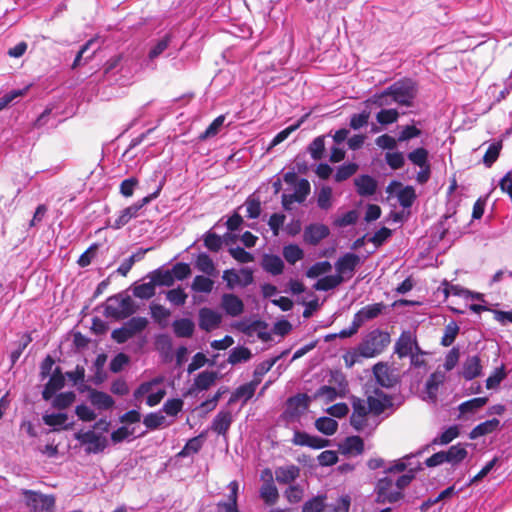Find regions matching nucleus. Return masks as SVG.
I'll return each mask as SVG.
<instances>
[{
    "label": "nucleus",
    "instance_id": "nucleus-61",
    "mask_svg": "<svg viewBox=\"0 0 512 512\" xmlns=\"http://www.w3.org/2000/svg\"><path fill=\"white\" fill-rule=\"evenodd\" d=\"M385 160L388 166L393 170L401 169L405 164V158L401 152H387Z\"/></svg>",
    "mask_w": 512,
    "mask_h": 512
},
{
    "label": "nucleus",
    "instance_id": "nucleus-35",
    "mask_svg": "<svg viewBox=\"0 0 512 512\" xmlns=\"http://www.w3.org/2000/svg\"><path fill=\"white\" fill-rule=\"evenodd\" d=\"M217 379V373L213 371H203L197 375L194 385L198 390H207Z\"/></svg>",
    "mask_w": 512,
    "mask_h": 512
},
{
    "label": "nucleus",
    "instance_id": "nucleus-27",
    "mask_svg": "<svg viewBox=\"0 0 512 512\" xmlns=\"http://www.w3.org/2000/svg\"><path fill=\"white\" fill-rule=\"evenodd\" d=\"M89 398L92 405L100 410H108L115 403L109 394L98 390L91 391Z\"/></svg>",
    "mask_w": 512,
    "mask_h": 512
},
{
    "label": "nucleus",
    "instance_id": "nucleus-42",
    "mask_svg": "<svg viewBox=\"0 0 512 512\" xmlns=\"http://www.w3.org/2000/svg\"><path fill=\"white\" fill-rule=\"evenodd\" d=\"M152 281L155 286H167L170 287L174 284V278L171 270H156L152 275Z\"/></svg>",
    "mask_w": 512,
    "mask_h": 512
},
{
    "label": "nucleus",
    "instance_id": "nucleus-9",
    "mask_svg": "<svg viewBox=\"0 0 512 512\" xmlns=\"http://www.w3.org/2000/svg\"><path fill=\"white\" fill-rule=\"evenodd\" d=\"M393 481L388 477L379 479L375 488L377 503H395L403 497L401 491L393 489Z\"/></svg>",
    "mask_w": 512,
    "mask_h": 512
},
{
    "label": "nucleus",
    "instance_id": "nucleus-18",
    "mask_svg": "<svg viewBox=\"0 0 512 512\" xmlns=\"http://www.w3.org/2000/svg\"><path fill=\"white\" fill-rule=\"evenodd\" d=\"M329 228L324 224H310L303 234L304 241L310 245H317L321 240L329 235Z\"/></svg>",
    "mask_w": 512,
    "mask_h": 512
},
{
    "label": "nucleus",
    "instance_id": "nucleus-21",
    "mask_svg": "<svg viewBox=\"0 0 512 512\" xmlns=\"http://www.w3.org/2000/svg\"><path fill=\"white\" fill-rule=\"evenodd\" d=\"M482 366L477 355L469 356L463 363L462 376L465 380H473L481 375Z\"/></svg>",
    "mask_w": 512,
    "mask_h": 512
},
{
    "label": "nucleus",
    "instance_id": "nucleus-55",
    "mask_svg": "<svg viewBox=\"0 0 512 512\" xmlns=\"http://www.w3.org/2000/svg\"><path fill=\"white\" fill-rule=\"evenodd\" d=\"M224 121H225L224 115H220V116L216 117L212 121V123L207 127V129L200 135L199 138L201 140H205V139H208V138H211V137H214L215 135H217L220 128L224 124Z\"/></svg>",
    "mask_w": 512,
    "mask_h": 512
},
{
    "label": "nucleus",
    "instance_id": "nucleus-30",
    "mask_svg": "<svg viewBox=\"0 0 512 512\" xmlns=\"http://www.w3.org/2000/svg\"><path fill=\"white\" fill-rule=\"evenodd\" d=\"M467 454L465 445L458 443L445 451L446 462L453 466L457 465L466 458Z\"/></svg>",
    "mask_w": 512,
    "mask_h": 512
},
{
    "label": "nucleus",
    "instance_id": "nucleus-25",
    "mask_svg": "<svg viewBox=\"0 0 512 512\" xmlns=\"http://www.w3.org/2000/svg\"><path fill=\"white\" fill-rule=\"evenodd\" d=\"M172 328L177 337L189 338L194 333L195 324L191 319L181 318L173 321Z\"/></svg>",
    "mask_w": 512,
    "mask_h": 512
},
{
    "label": "nucleus",
    "instance_id": "nucleus-34",
    "mask_svg": "<svg viewBox=\"0 0 512 512\" xmlns=\"http://www.w3.org/2000/svg\"><path fill=\"white\" fill-rule=\"evenodd\" d=\"M316 429L327 435H333L338 429V423L336 420L330 417H320L315 422Z\"/></svg>",
    "mask_w": 512,
    "mask_h": 512
},
{
    "label": "nucleus",
    "instance_id": "nucleus-31",
    "mask_svg": "<svg viewBox=\"0 0 512 512\" xmlns=\"http://www.w3.org/2000/svg\"><path fill=\"white\" fill-rule=\"evenodd\" d=\"M195 267L208 276H215L216 268L211 257L206 253H199L196 261Z\"/></svg>",
    "mask_w": 512,
    "mask_h": 512
},
{
    "label": "nucleus",
    "instance_id": "nucleus-17",
    "mask_svg": "<svg viewBox=\"0 0 512 512\" xmlns=\"http://www.w3.org/2000/svg\"><path fill=\"white\" fill-rule=\"evenodd\" d=\"M385 308L386 306L383 302L366 305L354 314L353 319L361 327L365 322L381 315Z\"/></svg>",
    "mask_w": 512,
    "mask_h": 512
},
{
    "label": "nucleus",
    "instance_id": "nucleus-29",
    "mask_svg": "<svg viewBox=\"0 0 512 512\" xmlns=\"http://www.w3.org/2000/svg\"><path fill=\"white\" fill-rule=\"evenodd\" d=\"M262 268L266 272L276 276L283 272L284 262L277 255H265L262 260Z\"/></svg>",
    "mask_w": 512,
    "mask_h": 512
},
{
    "label": "nucleus",
    "instance_id": "nucleus-28",
    "mask_svg": "<svg viewBox=\"0 0 512 512\" xmlns=\"http://www.w3.org/2000/svg\"><path fill=\"white\" fill-rule=\"evenodd\" d=\"M300 469L295 465L278 467L275 471L276 481L281 484H289L299 476Z\"/></svg>",
    "mask_w": 512,
    "mask_h": 512
},
{
    "label": "nucleus",
    "instance_id": "nucleus-23",
    "mask_svg": "<svg viewBox=\"0 0 512 512\" xmlns=\"http://www.w3.org/2000/svg\"><path fill=\"white\" fill-rule=\"evenodd\" d=\"M500 426V421L496 418L484 421L475 426L469 433V438L474 440L481 436L488 435L496 431Z\"/></svg>",
    "mask_w": 512,
    "mask_h": 512
},
{
    "label": "nucleus",
    "instance_id": "nucleus-53",
    "mask_svg": "<svg viewBox=\"0 0 512 512\" xmlns=\"http://www.w3.org/2000/svg\"><path fill=\"white\" fill-rule=\"evenodd\" d=\"M332 266L328 261H321L313 264L307 271L306 276L308 278H317L323 274L328 273Z\"/></svg>",
    "mask_w": 512,
    "mask_h": 512
},
{
    "label": "nucleus",
    "instance_id": "nucleus-51",
    "mask_svg": "<svg viewBox=\"0 0 512 512\" xmlns=\"http://www.w3.org/2000/svg\"><path fill=\"white\" fill-rule=\"evenodd\" d=\"M326 496H316L306 501L302 512H322L325 508Z\"/></svg>",
    "mask_w": 512,
    "mask_h": 512
},
{
    "label": "nucleus",
    "instance_id": "nucleus-22",
    "mask_svg": "<svg viewBox=\"0 0 512 512\" xmlns=\"http://www.w3.org/2000/svg\"><path fill=\"white\" fill-rule=\"evenodd\" d=\"M232 423L230 411H220L213 419L211 429L219 435H225Z\"/></svg>",
    "mask_w": 512,
    "mask_h": 512
},
{
    "label": "nucleus",
    "instance_id": "nucleus-46",
    "mask_svg": "<svg viewBox=\"0 0 512 512\" xmlns=\"http://www.w3.org/2000/svg\"><path fill=\"white\" fill-rule=\"evenodd\" d=\"M68 420L66 413H52L43 415V421L46 425L51 426L54 430H58V427H62Z\"/></svg>",
    "mask_w": 512,
    "mask_h": 512
},
{
    "label": "nucleus",
    "instance_id": "nucleus-8",
    "mask_svg": "<svg viewBox=\"0 0 512 512\" xmlns=\"http://www.w3.org/2000/svg\"><path fill=\"white\" fill-rule=\"evenodd\" d=\"M308 409V397L305 394H298L290 397L286 402V408L282 413V419L287 425L299 421L300 417Z\"/></svg>",
    "mask_w": 512,
    "mask_h": 512
},
{
    "label": "nucleus",
    "instance_id": "nucleus-43",
    "mask_svg": "<svg viewBox=\"0 0 512 512\" xmlns=\"http://www.w3.org/2000/svg\"><path fill=\"white\" fill-rule=\"evenodd\" d=\"M488 399L486 397H477L461 403L458 407L461 414L473 413L482 408Z\"/></svg>",
    "mask_w": 512,
    "mask_h": 512
},
{
    "label": "nucleus",
    "instance_id": "nucleus-33",
    "mask_svg": "<svg viewBox=\"0 0 512 512\" xmlns=\"http://www.w3.org/2000/svg\"><path fill=\"white\" fill-rule=\"evenodd\" d=\"M260 497L267 505H274L278 501L279 493L274 482L263 483L260 488Z\"/></svg>",
    "mask_w": 512,
    "mask_h": 512
},
{
    "label": "nucleus",
    "instance_id": "nucleus-4",
    "mask_svg": "<svg viewBox=\"0 0 512 512\" xmlns=\"http://www.w3.org/2000/svg\"><path fill=\"white\" fill-rule=\"evenodd\" d=\"M135 311L132 298L120 293L107 299L104 314L108 318L122 320L130 317Z\"/></svg>",
    "mask_w": 512,
    "mask_h": 512
},
{
    "label": "nucleus",
    "instance_id": "nucleus-45",
    "mask_svg": "<svg viewBox=\"0 0 512 512\" xmlns=\"http://www.w3.org/2000/svg\"><path fill=\"white\" fill-rule=\"evenodd\" d=\"M367 402L364 399L356 398L352 402L353 412L350 417H354V421L359 423L356 419L364 416H372L370 410L367 409Z\"/></svg>",
    "mask_w": 512,
    "mask_h": 512
},
{
    "label": "nucleus",
    "instance_id": "nucleus-14",
    "mask_svg": "<svg viewBox=\"0 0 512 512\" xmlns=\"http://www.w3.org/2000/svg\"><path fill=\"white\" fill-rule=\"evenodd\" d=\"M373 374L377 384L384 388H391L397 383L394 370L386 363L379 362L373 366Z\"/></svg>",
    "mask_w": 512,
    "mask_h": 512
},
{
    "label": "nucleus",
    "instance_id": "nucleus-63",
    "mask_svg": "<svg viewBox=\"0 0 512 512\" xmlns=\"http://www.w3.org/2000/svg\"><path fill=\"white\" fill-rule=\"evenodd\" d=\"M222 239L219 235L216 233H213L211 231H208L204 236V245L205 247L212 251V252H218L222 247Z\"/></svg>",
    "mask_w": 512,
    "mask_h": 512
},
{
    "label": "nucleus",
    "instance_id": "nucleus-52",
    "mask_svg": "<svg viewBox=\"0 0 512 512\" xmlns=\"http://www.w3.org/2000/svg\"><path fill=\"white\" fill-rule=\"evenodd\" d=\"M399 113L396 109H382L376 114V120L381 125H388L396 122Z\"/></svg>",
    "mask_w": 512,
    "mask_h": 512
},
{
    "label": "nucleus",
    "instance_id": "nucleus-49",
    "mask_svg": "<svg viewBox=\"0 0 512 512\" xmlns=\"http://www.w3.org/2000/svg\"><path fill=\"white\" fill-rule=\"evenodd\" d=\"M246 208V217L250 219H256L261 213V203L258 198L252 196L248 197L244 203Z\"/></svg>",
    "mask_w": 512,
    "mask_h": 512
},
{
    "label": "nucleus",
    "instance_id": "nucleus-36",
    "mask_svg": "<svg viewBox=\"0 0 512 512\" xmlns=\"http://www.w3.org/2000/svg\"><path fill=\"white\" fill-rule=\"evenodd\" d=\"M459 435V428L456 425L445 429L440 435L432 440L433 445H446L452 442Z\"/></svg>",
    "mask_w": 512,
    "mask_h": 512
},
{
    "label": "nucleus",
    "instance_id": "nucleus-62",
    "mask_svg": "<svg viewBox=\"0 0 512 512\" xmlns=\"http://www.w3.org/2000/svg\"><path fill=\"white\" fill-rule=\"evenodd\" d=\"M75 401V394L73 392H65L58 394L52 402L53 407L57 409H65Z\"/></svg>",
    "mask_w": 512,
    "mask_h": 512
},
{
    "label": "nucleus",
    "instance_id": "nucleus-15",
    "mask_svg": "<svg viewBox=\"0 0 512 512\" xmlns=\"http://www.w3.org/2000/svg\"><path fill=\"white\" fill-rule=\"evenodd\" d=\"M360 262L361 259L357 254L348 252L337 260L335 269L338 275L343 276L348 274V276L351 277Z\"/></svg>",
    "mask_w": 512,
    "mask_h": 512
},
{
    "label": "nucleus",
    "instance_id": "nucleus-37",
    "mask_svg": "<svg viewBox=\"0 0 512 512\" xmlns=\"http://www.w3.org/2000/svg\"><path fill=\"white\" fill-rule=\"evenodd\" d=\"M251 351L243 346H238L230 351L228 362L232 365L246 362L251 358Z\"/></svg>",
    "mask_w": 512,
    "mask_h": 512
},
{
    "label": "nucleus",
    "instance_id": "nucleus-41",
    "mask_svg": "<svg viewBox=\"0 0 512 512\" xmlns=\"http://www.w3.org/2000/svg\"><path fill=\"white\" fill-rule=\"evenodd\" d=\"M459 333V326L455 321H450L444 328V334L441 339V345L449 347L455 341Z\"/></svg>",
    "mask_w": 512,
    "mask_h": 512
},
{
    "label": "nucleus",
    "instance_id": "nucleus-2",
    "mask_svg": "<svg viewBox=\"0 0 512 512\" xmlns=\"http://www.w3.org/2000/svg\"><path fill=\"white\" fill-rule=\"evenodd\" d=\"M390 343V335L380 329L370 331L358 344L363 358L380 355Z\"/></svg>",
    "mask_w": 512,
    "mask_h": 512
},
{
    "label": "nucleus",
    "instance_id": "nucleus-64",
    "mask_svg": "<svg viewBox=\"0 0 512 512\" xmlns=\"http://www.w3.org/2000/svg\"><path fill=\"white\" fill-rule=\"evenodd\" d=\"M415 197V191L410 186L403 188L398 193V201L404 208L410 207L413 204Z\"/></svg>",
    "mask_w": 512,
    "mask_h": 512
},
{
    "label": "nucleus",
    "instance_id": "nucleus-5",
    "mask_svg": "<svg viewBox=\"0 0 512 512\" xmlns=\"http://www.w3.org/2000/svg\"><path fill=\"white\" fill-rule=\"evenodd\" d=\"M24 504L30 512H54L56 499L52 494H43L40 491L21 489Z\"/></svg>",
    "mask_w": 512,
    "mask_h": 512
},
{
    "label": "nucleus",
    "instance_id": "nucleus-58",
    "mask_svg": "<svg viewBox=\"0 0 512 512\" xmlns=\"http://www.w3.org/2000/svg\"><path fill=\"white\" fill-rule=\"evenodd\" d=\"M310 190L311 187L309 181L304 178L300 179L295 186L293 197L298 199V203H303L309 195Z\"/></svg>",
    "mask_w": 512,
    "mask_h": 512
},
{
    "label": "nucleus",
    "instance_id": "nucleus-13",
    "mask_svg": "<svg viewBox=\"0 0 512 512\" xmlns=\"http://www.w3.org/2000/svg\"><path fill=\"white\" fill-rule=\"evenodd\" d=\"M368 404L367 409L374 418H377L381 413L391 406V398L384 394L382 391L376 389L373 395H369L366 399Z\"/></svg>",
    "mask_w": 512,
    "mask_h": 512
},
{
    "label": "nucleus",
    "instance_id": "nucleus-38",
    "mask_svg": "<svg viewBox=\"0 0 512 512\" xmlns=\"http://www.w3.org/2000/svg\"><path fill=\"white\" fill-rule=\"evenodd\" d=\"M283 257L290 264H295L304 257L303 250L296 244H289L283 248Z\"/></svg>",
    "mask_w": 512,
    "mask_h": 512
},
{
    "label": "nucleus",
    "instance_id": "nucleus-48",
    "mask_svg": "<svg viewBox=\"0 0 512 512\" xmlns=\"http://www.w3.org/2000/svg\"><path fill=\"white\" fill-rule=\"evenodd\" d=\"M324 136L316 137L309 145L308 151L314 160H320L325 150Z\"/></svg>",
    "mask_w": 512,
    "mask_h": 512
},
{
    "label": "nucleus",
    "instance_id": "nucleus-50",
    "mask_svg": "<svg viewBox=\"0 0 512 512\" xmlns=\"http://www.w3.org/2000/svg\"><path fill=\"white\" fill-rule=\"evenodd\" d=\"M422 134V131L415 125H405L401 127L398 134L397 141L399 143L407 142L413 138H417Z\"/></svg>",
    "mask_w": 512,
    "mask_h": 512
},
{
    "label": "nucleus",
    "instance_id": "nucleus-20",
    "mask_svg": "<svg viewBox=\"0 0 512 512\" xmlns=\"http://www.w3.org/2000/svg\"><path fill=\"white\" fill-rule=\"evenodd\" d=\"M356 191L360 196L367 197L375 194L377 189L376 180L369 175H361L354 179Z\"/></svg>",
    "mask_w": 512,
    "mask_h": 512
},
{
    "label": "nucleus",
    "instance_id": "nucleus-12",
    "mask_svg": "<svg viewBox=\"0 0 512 512\" xmlns=\"http://www.w3.org/2000/svg\"><path fill=\"white\" fill-rule=\"evenodd\" d=\"M222 316L219 312L203 307L198 312V325L201 330L210 332L220 326Z\"/></svg>",
    "mask_w": 512,
    "mask_h": 512
},
{
    "label": "nucleus",
    "instance_id": "nucleus-56",
    "mask_svg": "<svg viewBox=\"0 0 512 512\" xmlns=\"http://www.w3.org/2000/svg\"><path fill=\"white\" fill-rule=\"evenodd\" d=\"M332 189L328 186H324L318 193L317 205L322 210H328L332 206Z\"/></svg>",
    "mask_w": 512,
    "mask_h": 512
},
{
    "label": "nucleus",
    "instance_id": "nucleus-54",
    "mask_svg": "<svg viewBox=\"0 0 512 512\" xmlns=\"http://www.w3.org/2000/svg\"><path fill=\"white\" fill-rule=\"evenodd\" d=\"M165 421L166 419L162 414L155 412L147 414L143 419L144 425L150 430L160 428L165 424Z\"/></svg>",
    "mask_w": 512,
    "mask_h": 512
},
{
    "label": "nucleus",
    "instance_id": "nucleus-10",
    "mask_svg": "<svg viewBox=\"0 0 512 512\" xmlns=\"http://www.w3.org/2000/svg\"><path fill=\"white\" fill-rule=\"evenodd\" d=\"M75 438L83 445H88L86 448L87 453L97 454L102 452L107 447V439L92 430L85 432H78Z\"/></svg>",
    "mask_w": 512,
    "mask_h": 512
},
{
    "label": "nucleus",
    "instance_id": "nucleus-24",
    "mask_svg": "<svg viewBox=\"0 0 512 512\" xmlns=\"http://www.w3.org/2000/svg\"><path fill=\"white\" fill-rule=\"evenodd\" d=\"M359 423L354 421V417H350L351 426L358 432L365 433L367 435L371 434L379 424L377 418L373 416H364L356 419Z\"/></svg>",
    "mask_w": 512,
    "mask_h": 512
},
{
    "label": "nucleus",
    "instance_id": "nucleus-39",
    "mask_svg": "<svg viewBox=\"0 0 512 512\" xmlns=\"http://www.w3.org/2000/svg\"><path fill=\"white\" fill-rule=\"evenodd\" d=\"M214 281L209 277L197 275L191 285V288L195 292L210 293L213 290Z\"/></svg>",
    "mask_w": 512,
    "mask_h": 512
},
{
    "label": "nucleus",
    "instance_id": "nucleus-6",
    "mask_svg": "<svg viewBox=\"0 0 512 512\" xmlns=\"http://www.w3.org/2000/svg\"><path fill=\"white\" fill-rule=\"evenodd\" d=\"M148 325L145 317H132L126 321L120 328L114 329L111 338L118 344H123L137 334L141 333Z\"/></svg>",
    "mask_w": 512,
    "mask_h": 512
},
{
    "label": "nucleus",
    "instance_id": "nucleus-7",
    "mask_svg": "<svg viewBox=\"0 0 512 512\" xmlns=\"http://www.w3.org/2000/svg\"><path fill=\"white\" fill-rule=\"evenodd\" d=\"M408 160L420 168L416 175V181L419 184H425L431 175V165L429 163V152L424 147H419L407 154Z\"/></svg>",
    "mask_w": 512,
    "mask_h": 512
},
{
    "label": "nucleus",
    "instance_id": "nucleus-11",
    "mask_svg": "<svg viewBox=\"0 0 512 512\" xmlns=\"http://www.w3.org/2000/svg\"><path fill=\"white\" fill-rule=\"evenodd\" d=\"M291 442L296 446H306L312 449H322L329 446L330 441L319 436L310 435L297 428L294 429V435Z\"/></svg>",
    "mask_w": 512,
    "mask_h": 512
},
{
    "label": "nucleus",
    "instance_id": "nucleus-26",
    "mask_svg": "<svg viewBox=\"0 0 512 512\" xmlns=\"http://www.w3.org/2000/svg\"><path fill=\"white\" fill-rule=\"evenodd\" d=\"M445 379V372L442 371H435L429 376L426 381L425 388L430 399L435 400L437 398L438 389Z\"/></svg>",
    "mask_w": 512,
    "mask_h": 512
},
{
    "label": "nucleus",
    "instance_id": "nucleus-1",
    "mask_svg": "<svg viewBox=\"0 0 512 512\" xmlns=\"http://www.w3.org/2000/svg\"><path fill=\"white\" fill-rule=\"evenodd\" d=\"M417 95L415 83L410 79L394 82L380 94L373 96L372 102L379 107L389 106L392 102L401 106L411 107Z\"/></svg>",
    "mask_w": 512,
    "mask_h": 512
},
{
    "label": "nucleus",
    "instance_id": "nucleus-57",
    "mask_svg": "<svg viewBox=\"0 0 512 512\" xmlns=\"http://www.w3.org/2000/svg\"><path fill=\"white\" fill-rule=\"evenodd\" d=\"M506 372L505 368L502 365L494 370V372L487 378L486 380V388L487 389H495L500 383L505 379Z\"/></svg>",
    "mask_w": 512,
    "mask_h": 512
},
{
    "label": "nucleus",
    "instance_id": "nucleus-60",
    "mask_svg": "<svg viewBox=\"0 0 512 512\" xmlns=\"http://www.w3.org/2000/svg\"><path fill=\"white\" fill-rule=\"evenodd\" d=\"M134 295L140 299H149L155 294V284L151 282L143 283L134 288Z\"/></svg>",
    "mask_w": 512,
    "mask_h": 512
},
{
    "label": "nucleus",
    "instance_id": "nucleus-59",
    "mask_svg": "<svg viewBox=\"0 0 512 512\" xmlns=\"http://www.w3.org/2000/svg\"><path fill=\"white\" fill-rule=\"evenodd\" d=\"M358 166L355 163L341 165L335 174V181L342 182L356 173Z\"/></svg>",
    "mask_w": 512,
    "mask_h": 512
},
{
    "label": "nucleus",
    "instance_id": "nucleus-19",
    "mask_svg": "<svg viewBox=\"0 0 512 512\" xmlns=\"http://www.w3.org/2000/svg\"><path fill=\"white\" fill-rule=\"evenodd\" d=\"M222 308L231 317H237L244 311L242 300L235 294H224L221 298Z\"/></svg>",
    "mask_w": 512,
    "mask_h": 512
},
{
    "label": "nucleus",
    "instance_id": "nucleus-44",
    "mask_svg": "<svg viewBox=\"0 0 512 512\" xmlns=\"http://www.w3.org/2000/svg\"><path fill=\"white\" fill-rule=\"evenodd\" d=\"M501 149L502 143L500 141L489 145L486 153L483 156V163L486 167H491L496 162L500 155Z\"/></svg>",
    "mask_w": 512,
    "mask_h": 512
},
{
    "label": "nucleus",
    "instance_id": "nucleus-32",
    "mask_svg": "<svg viewBox=\"0 0 512 512\" xmlns=\"http://www.w3.org/2000/svg\"><path fill=\"white\" fill-rule=\"evenodd\" d=\"M344 278L341 275H328L320 278L314 285V288L318 291H329L343 282Z\"/></svg>",
    "mask_w": 512,
    "mask_h": 512
},
{
    "label": "nucleus",
    "instance_id": "nucleus-47",
    "mask_svg": "<svg viewBox=\"0 0 512 512\" xmlns=\"http://www.w3.org/2000/svg\"><path fill=\"white\" fill-rule=\"evenodd\" d=\"M344 448L347 453L361 454L364 450V442L359 436H350L344 442Z\"/></svg>",
    "mask_w": 512,
    "mask_h": 512
},
{
    "label": "nucleus",
    "instance_id": "nucleus-3",
    "mask_svg": "<svg viewBox=\"0 0 512 512\" xmlns=\"http://www.w3.org/2000/svg\"><path fill=\"white\" fill-rule=\"evenodd\" d=\"M161 189L162 184L158 186L155 192L122 209L114 221L108 220L107 226L114 230H118L124 227L130 222L131 219L137 218L140 215V211L145 205L149 204L152 200L159 196Z\"/></svg>",
    "mask_w": 512,
    "mask_h": 512
},
{
    "label": "nucleus",
    "instance_id": "nucleus-40",
    "mask_svg": "<svg viewBox=\"0 0 512 512\" xmlns=\"http://www.w3.org/2000/svg\"><path fill=\"white\" fill-rule=\"evenodd\" d=\"M257 385V381H251L249 383L241 385L236 389L234 397L230 399V402H233L236 398H243L245 402L251 399L255 393Z\"/></svg>",
    "mask_w": 512,
    "mask_h": 512
},
{
    "label": "nucleus",
    "instance_id": "nucleus-16",
    "mask_svg": "<svg viewBox=\"0 0 512 512\" xmlns=\"http://www.w3.org/2000/svg\"><path fill=\"white\" fill-rule=\"evenodd\" d=\"M414 350L420 352L415 338H413L411 332H403L395 344V353L403 358L414 353Z\"/></svg>",
    "mask_w": 512,
    "mask_h": 512
}]
</instances>
